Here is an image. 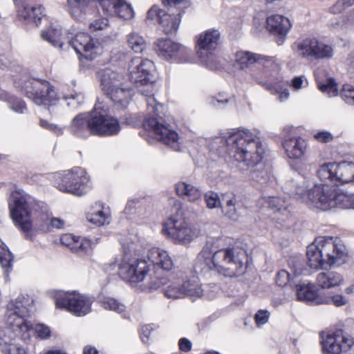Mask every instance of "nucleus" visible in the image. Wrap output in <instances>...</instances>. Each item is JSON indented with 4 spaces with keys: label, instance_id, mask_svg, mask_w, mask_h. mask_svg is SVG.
I'll list each match as a JSON object with an SVG mask.
<instances>
[{
    "label": "nucleus",
    "instance_id": "1",
    "mask_svg": "<svg viewBox=\"0 0 354 354\" xmlns=\"http://www.w3.org/2000/svg\"><path fill=\"white\" fill-rule=\"evenodd\" d=\"M154 68L152 61L137 57L132 59L129 64V81L139 88L140 92L148 97L147 104L150 113L153 115L145 118L143 127L147 130L152 131L156 138L163 144L169 146L176 151L178 150V135L176 131L171 129L165 120L157 114L158 106L153 97L154 81L151 74Z\"/></svg>",
    "mask_w": 354,
    "mask_h": 354
},
{
    "label": "nucleus",
    "instance_id": "2",
    "mask_svg": "<svg viewBox=\"0 0 354 354\" xmlns=\"http://www.w3.org/2000/svg\"><path fill=\"white\" fill-rule=\"evenodd\" d=\"M227 151L234 158L252 167L250 178L263 184L270 177L269 169L261 164L265 153L261 138L257 133L249 129L239 130L226 140Z\"/></svg>",
    "mask_w": 354,
    "mask_h": 354
},
{
    "label": "nucleus",
    "instance_id": "3",
    "mask_svg": "<svg viewBox=\"0 0 354 354\" xmlns=\"http://www.w3.org/2000/svg\"><path fill=\"white\" fill-rule=\"evenodd\" d=\"M212 243L207 242L198 254L195 271L205 274L215 270L227 277H235L244 272L245 252L236 248H228L214 252Z\"/></svg>",
    "mask_w": 354,
    "mask_h": 354
},
{
    "label": "nucleus",
    "instance_id": "4",
    "mask_svg": "<svg viewBox=\"0 0 354 354\" xmlns=\"http://www.w3.org/2000/svg\"><path fill=\"white\" fill-rule=\"evenodd\" d=\"M308 187L306 178L296 174L286 183L285 188L290 196L297 197L303 202L322 210L326 211L335 207L334 201L337 192L333 186L326 184L316 185L307 190Z\"/></svg>",
    "mask_w": 354,
    "mask_h": 354
},
{
    "label": "nucleus",
    "instance_id": "5",
    "mask_svg": "<svg viewBox=\"0 0 354 354\" xmlns=\"http://www.w3.org/2000/svg\"><path fill=\"white\" fill-rule=\"evenodd\" d=\"M70 132L80 138L88 137L90 134L98 136H111L120 131L118 121L95 108L89 113H80L71 121Z\"/></svg>",
    "mask_w": 354,
    "mask_h": 354
},
{
    "label": "nucleus",
    "instance_id": "6",
    "mask_svg": "<svg viewBox=\"0 0 354 354\" xmlns=\"http://www.w3.org/2000/svg\"><path fill=\"white\" fill-rule=\"evenodd\" d=\"M306 255L311 268L326 269L339 266L347 261L346 248L338 238H322L307 247Z\"/></svg>",
    "mask_w": 354,
    "mask_h": 354
},
{
    "label": "nucleus",
    "instance_id": "7",
    "mask_svg": "<svg viewBox=\"0 0 354 354\" xmlns=\"http://www.w3.org/2000/svg\"><path fill=\"white\" fill-rule=\"evenodd\" d=\"M32 299L28 295H20L7 305L6 324L15 336L23 339L29 337V330L32 328V324L26 318L32 309Z\"/></svg>",
    "mask_w": 354,
    "mask_h": 354
},
{
    "label": "nucleus",
    "instance_id": "8",
    "mask_svg": "<svg viewBox=\"0 0 354 354\" xmlns=\"http://www.w3.org/2000/svg\"><path fill=\"white\" fill-rule=\"evenodd\" d=\"M30 199V196L22 190L13 191L9 199L10 216L27 239H31L32 236Z\"/></svg>",
    "mask_w": 354,
    "mask_h": 354
},
{
    "label": "nucleus",
    "instance_id": "9",
    "mask_svg": "<svg viewBox=\"0 0 354 354\" xmlns=\"http://www.w3.org/2000/svg\"><path fill=\"white\" fill-rule=\"evenodd\" d=\"M17 87L24 91L27 97L38 105H53L58 100L55 88L46 80L28 79L15 82Z\"/></svg>",
    "mask_w": 354,
    "mask_h": 354
},
{
    "label": "nucleus",
    "instance_id": "10",
    "mask_svg": "<svg viewBox=\"0 0 354 354\" xmlns=\"http://www.w3.org/2000/svg\"><path fill=\"white\" fill-rule=\"evenodd\" d=\"M162 232L175 243L186 245L198 236L196 229L192 227L182 218L171 216L165 223Z\"/></svg>",
    "mask_w": 354,
    "mask_h": 354
},
{
    "label": "nucleus",
    "instance_id": "11",
    "mask_svg": "<svg viewBox=\"0 0 354 354\" xmlns=\"http://www.w3.org/2000/svg\"><path fill=\"white\" fill-rule=\"evenodd\" d=\"M58 178L60 180L57 185L59 190L76 196H81L86 192L89 179L84 169L74 167L63 175H59Z\"/></svg>",
    "mask_w": 354,
    "mask_h": 354
},
{
    "label": "nucleus",
    "instance_id": "12",
    "mask_svg": "<svg viewBox=\"0 0 354 354\" xmlns=\"http://www.w3.org/2000/svg\"><path fill=\"white\" fill-rule=\"evenodd\" d=\"M296 53L306 59H328L333 56V48L330 45L315 38H307L296 44Z\"/></svg>",
    "mask_w": 354,
    "mask_h": 354
},
{
    "label": "nucleus",
    "instance_id": "13",
    "mask_svg": "<svg viewBox=\"0 0 354 354\" xmlns=\"http://www.w3.org/2000/svg\"><path fill=\"white\" fill-rule=\"evenodd\" d=\"M92 300L83 295L59 292L56 298L57 308L66 309L77 316H83L91 311Z\"/></svg>",
    "mask_w": 354,
    "mask_h": 354
},
{
    "label": "nucleus",
    "instance_id": "14",
    "mask_svg": "<svg viewBox=\"0 0 354 354\" xmlns=\"http://www.w3.org/2000/svg\"><path fill=\"white\" fill-rule=\"evenodd\" d=\"M324 354H340L348 351L354 344V339L344 330L339 329L322 335Z\"/></svg>",
    "mask_w": 354,
    "mask_h": 354
},
{
    "label": "nucleus",
    "instance_id": "15",
    "mask_svg": "<svg viewBox=\"0 0 354 354\" xmlns=\"http://www.w3.org/2000/svg\"><path fill=\"white\" fill-rule=\"evenodd\" d=\"M75 52L88 60L94 59L102 52L100 44L85 32H78L68 41Z\"/></svg>",
    "mask_w": 354,
    "mask_h": 354
},
{
    "label": "nucleus",
    "instance_id": "16",
    "mask_svg": "<svg viewBox=\"0 0 354 354\" xmlns=\"http://www.w3.org/2000/svg\"><path fill=\"white\" fill-rule=\"evenodd\" d=\"M148 271L147 261L138 259H131L119 267V274L131 283L143 281Z\"/></svg>",
    "mask_w": 354,
    "mask_h": 354
},
{
    "label": "nucleus",
    "instance_id": "17",
    "mask_svg": "<svg viewBox=\"0 0 354 354\" xmlns=\"http://www.w3.org/2000/svg\"><path fill=\"white\" fill-rule=\"evenodd\" d=\"M103 12L125 19L133 17V10L124 0H97Z\"/></svg>",
    "mask_w": 354,
    "mask_h": 354
},
{
    "label": "nucleus",
    "instance_id": "18",
    "mask_svg": "<svg viewBox=\"0 0 354 354\" xmlns=\"http://www.w3.org/2000/svg\"><path fill=\"white\" fill-rule=\"evenodd\" d=\"M287 156L292 159L301 160L307 151V142L300 136L290 133L283 142Z\"/></svg>",
    "mask_w": 354,
    "mask_h": 354
},
{
    "label": "nucleus",
    "instance_id": "19",
    "mask_svg": "<svg viewBox=\"0 0 354 354\" xmlns=\"http://www.w3.org/2000/svg\"><path fill=\"white\" fill-rule=\"evenodd\" d=\"M220 38V32L216 30H209L201 34L197 40V53L201 58L212 54Z\"/></svg>",
    "mask_w": 354,
    "mask_h": 354
},
{
    "label": "nucleus",
    "instance_id": "20",
    "mask_svg": "<svg viewBox=\"0 0 354 354\" xmlns=\"http://www.w3.org/2000/svg\"><path fill=\"white\" fill-rule=\"evenodd\" d=\"M291 28L290 20L281 15H272L267 19V29L274 35L279 37L277 43L281 44L283 39Z\"/></svg>",
    "mask_w": 354,
    "mask_h": 354
},
{
    "label": "nucleus",
    "instance_id": "21",
    "mask_svg": "<svg viewBox=\"0 0 354 354\" xmlns=\"http://www.w3.org/2000/svg\"><path fill=\"white\" fill-rule=\"evenodd\" d=\"M97 76L100 81V86L103 92L109 91V88L123 86L126 79L122 73H118L110 68H104L97 72Z\"/></svg>",
    "mask_w": 354,
    "mask_h": 354
},
{
    "label": "nucleus",
    "instance_id": "22",
    "mask_svg": "<svg viewBox=\"0 0 354 354\" xmlns=\"http://www.w3.org/2000/svg\"><path fill=\"white\" fill-rule=\"evenodd\" d=\"M27 0H15L18 6V17L20 20H23L28 24H33L36 26L40 23L39 9L30 5L26 2Z\"/></svg>",
    "mask_w": 354,
    "mask_h": 354
},
{
    "label": "nucleus",
    "instance_id": "23",
    "mask_svg": "<svg viewBox=\"0 0 354 354\" xmlns=\"http://www.w3.org/2000/svg\"><path fill=\"white\" fill-rule=\"evenodd\" d=\"M316 281L320 288L329 289L341 286L344 283V277L337 272L326 270L319 272L317 275Z\"/></svg>",
    "mask_w": 354,
    "mask_h": 354
},
{
    "label": "nucleus",
    "instance_id": "24",
    "mask_svg": "<svg viewBox=\"0 0 354 354\" xmlns=\"http://www.w3.org/2000/svg\"><path fill=\"white\" fill-rule=\"evenodd\" d=\"M266 57L250 51H239L235 54V66L239 69L245 70L254 64H261Z\"/></svg>",
    "mask_w": 354,
    "mask_h": 354
},
{
    "label": "nucleus",
    "instance_id": "25",
    "mask_svg": "<svg viewBox=\"0 0 354 354\" xmlns=\"http://www.w3.org/2000/svg\"><path fill=\"white\" fill-rule=\"evenodd\" d=\"M125 82H124L123 86H114L109 88V91L103 92L113 102L119 104L123 108L127 106L131 96V90L125 86Z\"/></svg>",
    "mask_w": 354,
    "mask_h": 354
},
{
    "label": "nucleus",
    "instance_id": "26",
    "mask_svg": "<svg viewBox=\"0 0 354 354\" xmlns=\"http://www.w3.org/2000/svg\"><path fill=\"white\" fill-rule=\"evenodd\" d=\"M176 190L178 196L189 202H196L202 196V191L198 187L185 181L178 182Z\"/></svg>",
    "mask_w": 354,
    "mask_h": 354
},
{
    "label": "nucleus",
    "instance_id": "27",
    "mask_svg": "<svg viewBox=\"0 0 354 354\" xmlns=\"http://www.w3.org/2000/svg\"><path fill=\"white\" fill-rule=\"evenodd\" d=\"M181 46L170 39H158L156 44V50L158 55L165 59H169L176 56L180 50Z\"/></svg>",
    "mask_w": 354,
    "mask_h": 354
},
{
    "label": "nucleus",
    "instance_id": "28",
    "mask_svg": "<svg viewBox=\"0 0 354 354\" xmlns=\"http://www.w3.org/2000/svg\"><path fill=\"white\" fill-rule=\"evenodd\" d=\"M148 259L154 265L164 270H169L172 268L173 263L167 252L160 248H154L148 252Z\"/></svg>",
    "mask_w": 354,
    "mask_h": 354
},
{
    "label": "nucleus",
    "instance_id": "29",
    "mask_svg": "<svg viewBox=\"0 0 354 354\" xmlns=\"http://www.w3.org/2000/svg\"><path fill=\"white\" fill-rule=\"evenodd\" d=\"M297 287V299L299 301L319 304L318 301L323 299V297L317 294V290L313 285L299 284Z\"/></svg>",
    "mask_w": 354,
    "mask_h": 354
},
{
    "label": "nucleus",
    "instance_id": "30",
    "mask_svg": "<svg viewBox=\"0 0 354 354\" xmlns=\"http://www.w3.org/2000/svg\"><path fill=\"white\" fill-rule=\"evenodd\" d=\"M336 175L337 185L354 181V163L346 161L337 163Z\"/></svg>",
    "mask_w": 354,
    "mask_h": 354
},
{
    "label": "nucleus",
    "instance_id": "31",
    "mask_svg": "<svg viewBox=\"0 0 354 354\" xmlns=\"http://www.w3.org/2000/svg\"><path fill=\"white\" fill-rule=\"evenodd\" d=\"M94 0H67L68 11L76 20L81 21L89 8L91 2Z\"/></svg>",
    "mask_w": 354,
    "mask_h": 354
},
{
    "label": "nucleus",
    "instance_id": "32",
    "mask_svg": "<svg viewBox=\"0 0 354 354\" xmlns=\"http://www.w3.org/2000/svg\"><path fill=\"white\" fill-rule=\"evenodd\" d=\"M180 21V13L169 15L165 12L162 18H160L159 24L165 34H173L178 30Z\"/></svg>",
    "mask_w": 354,
    "mask_h": 354
},
{
    "label": "nucleus",
    "instance_id": "33",
    "mask_svg": "<svg viewBox=\"0 0 354 354\" xmlns=\"http://www.w3.org/2000/svg\"><path fill=\"white\" fill-rule=\"evenodd\" d=\"M336 168L337 163L335 162H328L325 163L319 167L317 171V174L318 178L325 182L326 185L328 182L331 183L335 185H337L336 183Z\"/></svg>",
    "mask_w": 354,
    "mask_h": 354
},
{
    "label": "nucleus",
    "instance_id": "34",
    "mask_svg": "<svg viewBox=\"0 0 354 354\" xmlns=\"http://www.w3.org/2000/svg\"><path fill=\"white\" fill-rule=\"evenodd\" d=\"M183 290L185 292V297H201L203 295V290L198 279L193 277L186 281L183 280Z\"/></svg>",
    "mask_w": 354,
    "mask_h": 354
},
{
    "label": "nucleus",
    "instance_id": "35",
    "mask_svg": "<svg viewBox=\"0 0 354 354\" xmlns=\"http://www.w3.org/2000/svg\"><path fill=\"white\" fill-rule=\"evenodd\" d=\"M61 32L60 28L50 26L48 30L41 32V37L53 46L62 48L64 43L61 41Z\"/></svg>",
    "mask_w": 354,
    "mask_h": 354
},
{
    "label": "nucleus",
    "instance_id": "36",
    "mask_svg": "<svg viewBox=\"0 0 354 354\" xmlns=\"http://www.w3.org/2000/svg\"><path fill=\"white\" fill-rule=\"evenodd\" d=\"M183 279H178L176 281H170L169 284L165 289V295L171 299H179L185 297L183 290Z\"/></svg>",
    "mask_w": 354,
    "mask_h": 354
},
{
    "label": "nucleus",
    "instance_id": "37",
    "mask_svg": "<svg viewBox=\"0 0 354 354\" xmlns=\"http://www.w3.org/2000/svg\"><path fill=\"white\" fill-rule=\"evenodd\" d=\"M129 47L135 53H142L147 47L145 39L139 33L132 32L127 36Z\"/></svg>",
    "mask_w": 354,
    "mask_h": 354
},
{
    "label": "nucleus",
    "instance_id": "38",
    "mask_svg": "<svg viewBox=\"0 0 354 354\" xmlns=\"http://www.w3.org/2000/svg\"><path fill=\"white\" fill-rule=\"evenodd\" d=\"M101 306L105 310L122 313L125 311L126 306L124 304L113 297H104L100 301Z\"/></svg>",
    "mask_w": 354,
    "mask_h": 354
},
{
    "label": "nucleus",
    "instance_id": "39",
    "mask_svg": "<svg viewBox=\"0 0 354 354\" xmlns=\"http://www.w3.org/2000/svg\"><path fill=\"white\" fill-rule=\"evenodd\" d=\"M335 207L342 209H354V194L336 193Z\"/></svg>",
    "mask_w": 354,
    "mask_h": 354
},
{
    "label": "nucleus",
    "instance_id": "40",
    "mask_svg": "<svg viewBox=\"0 0 354 354\" xmlns=\"http://www.w3.org/2000/svg\"><path fill=\"white\" fill-rule=\"evenodd\" d=\"M319 89L322 93H326L329 97L336 96L338 94L337 84L332 77L327 78L325 82L317 79Z\"/></svg>",
    "mask_w": 354,
    "mask_h": 354
},
{
    "label": "nucleus",
    "instance_id": "41",
    "mask_svg": "<svg viewBox=\"0 0 354 354\" xmlns=\"http://www.w3.org/2000/svg\"><path fill=\"white\" fill-rule=\"evenodd\" d=\"M261 200L267 205L268 207L277 212L286 210L288 207L285 200L281 198L269 196L263 197Z\"/></svg>",
    "mask_w": 354,
    "mask_h": 354
},
{
    "label": "nucleus",
    "instance_id": "42",
    "mask_svg": "<svg viewBox=\"0 0 354 354\" xmlns=\"http://www.w3.org/2000/svg\"><path fill=\"white\" fill-rule=\"evenodd\" d=\"M12 254L0 239V264L1 267L8 270L12 266Z\"/></svg>",
    "mask_w": 354,
    "mask_h": 354
},
{
    "label": "nucleus",
    "instance_id": "43",
    "mask_svg": "<svg viewBox=\"0 0 354 354\" xmlns=\"http://www.w3.org/2000/svg\"><path fill=\"white\" fill-rule=\"evenodd\" d=\"M222 212L224 215L230 219L237 220L239 215L237 208L236 207V199L234 197H231L226 200L225 205H221Z\"/></svg>",
    "mask_w": 354,
    "mask_h": 354
},
{
    "label": "nucleus",
    "instance_id": "44",
    "mask_svg": "<svg viewBox=\"0 0 354 354\" xmlns=\"http://www.w3.org/2000/svg\"><path fill=\"white\" fill-rule=\"evenodd\" d=\"M295 277H291L290 274L285 270L279 271L276 276V283L279 286L284 287L288 285H296L294 281Z\"/></svg>",
    "mask_w": 354,
    "mask_h": 354
},
{
    "label": "nucleus",
    "instance_id": "45",
    "mask_svg": "<svg viewBox=\"0 0 354 354\" xmlns=\"http://www.w3.org/2000/svg\"><path fill=\"white\" fill-rule=\"evenodd\" d=\"M73 244L71 250L80 255L87 253L91 248L90 242L86 239L80 240L79 238H77Z\"/></svg>",
    "mask_w": 354,
    "mask_h": 354
},
{
    "label": "nucleus",
    "instance_id": "46",
    "mask_svg": "<svg viewBox=\"0 0 354 354\" xmlns=\"http://www.w3.org/2000/svg\"><path fill=\"white\" fill-rule=\"evenodd\" d=\"M348 299L342 295H335L332 297H323V299L318 301L319 304H332L337 307L344 306L347 304Z\"/></svg>",
    "mask_w": 354,
    "mask_h": 354
},
{
    "label": "nucleus",
    "instance_id": "47",
    "mask_svg": "<svg viewBox=\"0 0 354 354\" xmlns=\"http://www.w3.org/2000/svg\"><path fill=\"white\" fill-rule=\"evenodd\" d=\"M340 96L342 100L349 105H354V87L346 84L340 92Z\"/></svg>",
    "mask_w": 354,
    "mask_h": 354
},
{
    "label": "nucleus",
    "instance_id": "48",
    "mask_svg": "<svg viewBox=\"0 0 354 354\" xmlns=\"http://www.w3.org/2000/svg\"><path fill=\"white\" fill-rule=\"evenodd\" d=\"M204 198L207 207L209 209H214L221 205L218 195L214 192H207L205 194Z\"/></svg>",
    "mask_w": 354,
    "mask_h": 354
},
{
    "label": "nucleus",
    "instance_id": "49",
    "mask_svg": "<svg viewBox=\"0 0 354 354\" xmlns=\"http://www.w3.org/2000/svg\"><path fill=\"white\" fill-rule=\"evenodd\" d=\"M88 220L95 225H102L109 223V218L103 211H97L88 216Z\"/></svg>",
    "mask_w": 354,
    "mask_h": 354
},
{
    "label": "nucleus",
    "instance_id": "50",
    "mask_svg": "<svg viewBox=\"0 0 354 354\" xmlns=\"http://www.w3.org/2000/svg\"><path fill=\"white\" fill-rule=\"evenodd\" d=\"M289 266L292 268L293 272V277H296L301 274L304 270L303 261L300 258L293 259L289 261Z\"/></svg>",
    "mask_w": 354,
    "mask_h": 354
},
{
    "label": "nucleus",
    "instance_id": "51",
    "mask_svg": "<svg viewBox=\"0 0 354 354\" xmlns=\"http://www.w3.org/2000/svg\"><path fill=\"white\" fill-rule=\"evenodd\" d=\"M109 26V21L106 18L99 17L92 22H91L88 25L89 29L96 31L104 30Z\"/></svg>",
    "mask_w": 354,
    "mask_h": 354
},
{
    "label": "nucleus",
    "instance_id": "52",
    "mask_svg": "<svg viewBox=\"0 0 354 354\" xmlns=\"http://www.w3.org/2000/svg\"><path fill=\"white\" fill-rule=\"evenodd\" d=\"M3 353L4 354H26V351L18 343H11L8 347L3 348Z\"/></svg>",
    "mask_w": 354,
    "mask_h": 354
},
{
    "label": "nucleus",
    "instance_id": "53",
    "mask_svg": "<svg viewBox=\"0 0 354 354\" xmlns=\"http://www.w3.org/2000/svg\"><path fill=\"white\" fill-rule=\"evenodd\" d=\"M166 12L163 10L160 9L157 6H153L147 12V19L148 20L157 19L158 22L160 21V18L164 15Z\"/></svg>",
    "mask_w": 354,
    "mask_h": 354
},
{
    "label": "nucleus",
    "instance_id": "54",
    "mask_svg": "<svg viewBox=\"0 0 354 354\" xmlns=\"http://www.w3.org/2000/svg\"><path fill=\"white\" fill-rule=\"evenodd\" d=\"M35 333L41 339L48 338L50 335V328L41 324H37L35 327Z\"/></svg>",
    "mask_w": 354,
    "mask_h": 354
},
{
    "label": "nucleus",
    "instance_id": "55",
    "mask_svg": "<svg viewBox=\"0 0 354 354\" xmlns=\"http://www.w3.org/2000/svg\"><path fill=\"white\" fill-rule=\"evenodd\" d=\"M314 138L316 140L322 143L329 142L333 139V135L330 132L325 131L316 133L314 135Z\"/></svg>",
    "mask_w": 354,
    "mask_h": 354
},
{
    "label": "nucleus",
    "instance_id": "56",
    "mask_svg": "<svg viewBox=\"0 0 354 354\" xmlns=\"http://www.w3.org/2000/svg\"><path fill=\"white\" fill-rule=\"evenodd\" d=\"M346 6L345 0H338L330 9V12L333 14H338L342 12Z\"/></svg>",
    "mask_w": 354,
    "mask_h": 354
},
{
    "label": "nucleus",
    "instance_id": "57",
    "mask_svg": "<svg viewBox=\"0 0 354 354\" xmlns=\"http://www.w3.org/2000/svg\"><path fill=\"white\" fill-rule=\"evenodd\" d=\"M10 108L17 113H23L26 109L25 103L20 99H15L11 103Z\"/></svg>",
    "mask_w": 354,
    "mask_h": 354
},
{
    "label": "nucleus",
    "instance_id": "58",
    "mask_svg": "<svg viewBox=\"0 0 354 354\" xmlns=\"http://www.w3.org/2000/svg\"><path fill=\"white\" fill-rule=\"evenodd\" d=\"M77 237L71 234H65L61 236L60 241L63 245L71 249Z\"/></svg>",
    "mask_w": 354,
    "mask_h": 354
},
{
    "label": "nucleus",
    "instance_id": "59",
    "mask_svg": "<svg viewBox=\"0 0 354 354\" xmlns=\"http://www.w3.org/2000/svg\"><path fill=\"white\" fill-rule=\"evenodd\" d=\"M255 320L257 324H264L268 320V313L266 310H259L255 315Z\"/></svg>",
    "mask_w": 354,
    "mask_h": 354
},
{
    "label": "nucleus",
    "instance_id": "60",
    "mask_svg": "<svg viewBox=\"0 0 354 354\" xmlns=\"http://www.w3.org/2000/svg\"><path fill=\"white\" fill-rule=\"evenodd\" d=\"M152 328L149 325L143 326L140 329V336L143 342L147 343L149 339Z\"/></svg>",
    "mask_w": 354,
    "mask_h": 354
},
{
    "label": "nucleus",
    "instance_id": "61",
    "mask_svg": "<svg viewBox=\"0 0 354 354\" xmlns=\"http://www.w3.org/2000/svg\"><path fill=\"white\" fill-rule=\"evenodd\" d=\"M346 23V19L343 16L335 19V21H331L330 26L334 30L342 28Z\"/></svg>",
    "mask_w": 354,
    "mask_h": 354
},
{
    "label": "nucleus",
    "instance_id": "62",
    "mask_svg": "<svg viewBox=\"0 0 354 354\" xmlns=\"http://www.w3.org/2000/svg\"><path fill=\"white\" fill-rule=\"evenodd\" d=\"M179 348L184 352L189 351L192 348V343L186 338H181L179 340Z\"/></svg>",
    "mask_w": 354,
    "mask_h": 354
},
{
    "label": "nucleus",
    "instance_id": "63",
    "mask_svg": "<svg viewBox=\"0 0 354 354\" xmlns=\"http://www.w3.org/2000/svg\"><path fill=\"white\" fill-rule=\"evenodd\" d=\"M165 284L166 279L165 278H155L151 281L150 288L156 290Z\"/></svg>",
    "mask_w": 354,
    "mask_h": 354
},
{
    "label": "nucleus",
    "instance_id": "64",
    "mask_svg": "<svg viewBox=\"0 0 354 354\" xmlns=\"http://www.w3.org/2000/svg\"><path fill=\"white\" fill-rule=\"evenodd\" d=\"M64 222L58 218H53L50 219V226L57 229L62 228L64 227Z\"/></svg>",
    "mask_w": 354,
    "mask_h": 354
}]
</instances>
